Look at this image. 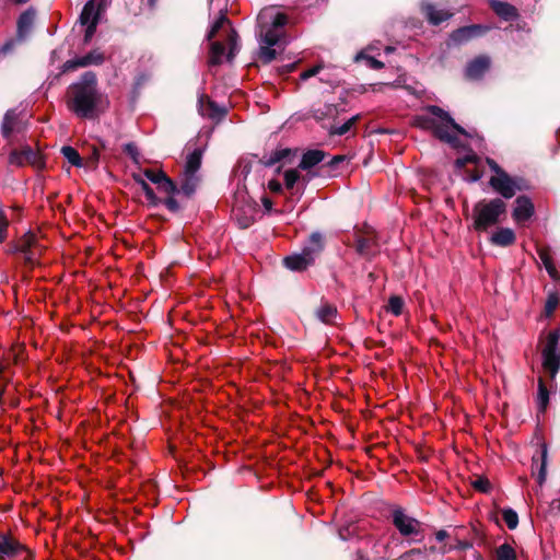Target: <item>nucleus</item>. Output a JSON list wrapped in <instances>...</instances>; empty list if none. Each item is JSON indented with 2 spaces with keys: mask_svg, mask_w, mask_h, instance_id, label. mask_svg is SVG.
<instances>
[{
  "mask_svg": "<svg viewBox=\"0 0 560 560\" xmlns=\"http://www.w3.org/2000/svg\"><path fill=\"white\" fill-rule=\"evenodd\" d=\"M103 61H104V55L100 50L95 49L82 57H78V58L66 61L62 66V71L67 72V71L75 70L80 67H88L91 65H101V63H103Z\"/></svg>",
  "mask_w": 560,
  "mask_h": 560,
  "instance_id": "obj_16",
  "label": "nucleus"
},
{
  "mask_svg": "<svg viewBox=\"0 0 560 560\" xmlns=\"http://www.w3.org/2000/svg\"><path fill=\"white\" fill-rule=\"evenodd\" d=\"M32 551L19 540L0 535V560H32Z\"/></svg>",
  "mask_w": 560,
  "mask_h": 560,
  "instance_id": "obj_11",
  "label": "nucleus"
},
{
  "mask_svg": "<svg viewBox=\"0 0 560 560\" xmlns=\"http://www.w3.org/2000/svg\"><path fill=\"white\" fill-rule=\"evenodd\" d=\"M143 175L148 180L156 185L165 176V173L162 171L144 170Z\"/></svg>",
  "mask_w": 560,
  "mask_h": 560,
  "instance_id": "obj_45",
  "label": "nucleus"
},
{
  "mask_svg": "<svg viewBox=\"0 0 560 560\" xmlns=\"http://www.w3.org/2000/svg\"><path fill=\"white\" fill-rule=\"evenodd\" d=\"M102 0H89L80 14L79 21L85 26L84 42L89 43L95 34L101 15Z\"/></svg>",
  "mask_w": 560,
  "mask_h": 560,
  "instance_id": "obj_12",
  "label": "nucleus"
},
{
  "mask_svg": "<svg viewBox=\"0 0 560 560\" xmlns=\"http://www.w3.org/2000/svg\"><path fill=\"white\" fill-rule=\"evenodd\" d=\"M124 152L127 153L136 163L139 162V151L133 142L124 145Z\"/></svg>",
  "mask_w": 560,
  "mask_h": 560,
  "instance_id": "obj_47",
  "label": "nucleus"
},
{
  "mask_svg": "<svg viewBox=\"0 0 560 560\" xmlns=\"http://www.w3.org/2000/svg\"><path fill=\"white\" fill-rule=\"evenodd\" d=\"M198 183V174L182 173L180 191L186 196H190L196 191Z\"/></svg>",
  "mask_w": 560,
  "mask_h": 560,
  "instance_id": "obj_27",
  "label": "nucleus"
},
{
  "mask_svg": "<svg viewBox=\"0 0 560 560\" xmlns=\"http://www.w3.org/2000/svg\"><path fill=\"white\" fill-rule=\"evenodd\" d=\"M538 256L549 277L553 280H560V272L557 269L549 252L547 249H540L538 250Z\"/></svg>",
  "mask_w": 560,
  "mask_h": 560,
  "instance_id": "obj_28",
  "label": "nucleus"
},
{
  "mask_svg": "<svg viewBox=\"0 0 560 560\" xmlns=\"http://www.w3.org/2000/svg\"><path fill=\"white\" fill-rule=\"evenodd\" d=\"M317 318L324 324H332L337 316V308L330 304H322L316 311Z\"/></svg>",
  "mask_w": 560,
  "mask_h": 560,
  "instance_id": "obj_29",
  "label": "nucleus"
},
{
  "mask_svg": "<svg viewBox=\"0 0 560 560\" xmlns=\"http://www.w3.org/2000/svg\"><path fill=\"white\" fill-rule=\"evenodd\" d=\"M284 186L289 190L296 189L300 195L303 194L308 178L301 177L300 172L295 168H290L283 173Z\"/></svg>",
  "mask_w": 560,
  "mask_h": 560,
  "instance_id": "obj_18",
  "label": "nucleus"
},
{
  "mask_svg": "<svg viewBox=\"0 0 560 560\" xmlns=\"http://www.w3.org/2000/svg\"><path fill=\"white\" fill-rule=\"evenodd\" d=\"M409 556L416 557H423L425 556V549L415 548L409 550Z\"/></svg>",
  "mask_w": 560,
  "mask_h": 560,
  "instance_id": "obj_54",
  "label": "nucleus"
},
{
  "mask_svg": "<svg viewBox=\"0 0 560 560\" xmlns=\"http://www.w3.org/2000/svg\"><path fill=\"white\" fill-rule=\"evenodd\" d=\"M397 560H415L413 556H409V551L401 555Z\"/></svg>",
  "mask_w": 560,
  "mask_h": 560,
  "instance_id": "obj_57",
  "label": "nucleus"
},
{
  "mask_svg": "<svg viewBox=\"0 0 560 560\" xmlns=\"http://www.w3.org/2000/svg\"><path fill=\"white\" fill-rule=\"evenodd\" d=\"M480 178V175H476L472 177V180H478Z\"/></svg>",
  "mask_w": 560,
  "mask_h": 560,
  "instance_id": "obj_61",
  "label": "nucleus"
},
{
  "mask_svg": "<svg viewBox=\"0 0 560 560\" xmlns=\"http://www.w3.org/2000/svg\"><path fill=\"white\" fill-rule=\"evenodd\" d=\"M558 305H559L558 293L549 292L547 295V300H546L545 308H544L545 316L548 318L552 317Z\"/></svg>",
  "mask_w": 560,
  "mask_h": 560,
  "instance_id": "obj_32",
  "label": "nucleus"
},
{
  "mask_svg": "<svg viewBox=\"0 0 560 560\" xmlns=\"http://www.w3.org/2000/svg\"><path fill=\"white\" fill-rule=\"evenodd\" d=\"M486 30H487V27H482L480 25L465 26V27H462V28H458L457 31H455L452 34L451 39L454 43L459 44V43L466 42L475 36L480 35Z\"/></svg>",
  "mask_w": 560,
  "mask_h": 560,
  "instance_id": "obj_22",
  "label": "nucleus"
},
{
  "mask_svg": "<svg viewBox=\"0 0 560 560\" xmlns=\"http://www.w3.org/2000/svg\"><path fill=\"white\" fill-rule=\"evenodd\" d=\"M540 354L544 371L553 378L560 370V328L540 337Z\"/></svg>",
  "mask_w": 560,
  "mask_h": 560,
  "instance_id": "obj_7",
  "label": "nucleus"
},
{
  "mask_svg": "<svg viewBox=\"0 0 560 560\" xmlns=\"http://www.w3.org/2000/svg\"><path fill=\"white\" fill-rule=\"evenodd\" d=\"M397 560H415L413 556H409V551L401 555Z\"/></svg>",
  "mask_w": 560,
  "mask_h": 560,
  "instance_id": "obj_58",
  "label": "nucleus"
},
{
  "mask_svg": "<svg viewBox=\"0 0 560 560\" xmlns=\"http://www.w3.org/2000/svg\"><path fill=\"white\" fill-rule=\"evenodd\" d=\"M549 402V393L547 387L544 384L542 378L538 380V396H537V404L541 411H544L547 408V405Z\"/></svg>",
  "mask_w": 560,
  "mask_h": 560,
  "instance_id": "obj_36",
  "label": "nucleus"
},
{
  "mask_svg": "<svg viewBox=\"0 0 560 560\" xmlns=\"http://www.w3.org/2000/svg\"><path fill=\"white\" fill-rule=\"evenodd\" d=\"M355 560H368L366 556L363 555L361 551L357 552Z\"/></svg>",
  "mask_w": 560,
  "mask_h": 560,
  "instance_id": "obj_60",
  "label": "nucleus"
},
{
  "mask_svg": "<svg viewBox=\"0 0 560 560\" xmlns=\"http://www.w3.org/2000/svg\"><path fill=\"white\" fill-rule=\"evenodd\" d=\"M320 68H322L320 66H315V67L302 72L300 75L301 80L305 81V80L310 79L311 77L317 74L319 72Z\"/></svg>",
  "mask_w": 560,
  "mask_h": 560,
  "instance_id": "obj_49",
  "label": "nucleus"
},
{
  "mask_svg": "<svg viewBox=\"0 0 560 560\" xmlns=\"http://www.w3.org/2000/svg\"><path fill=\"white\" fill-rule=\"evenodd\" d=\"M268 188L272 192H281L282 191V184L277 179H270L268 182Z\"/></svg>",
  "mask_w": 560,
  "mask_h": 560,
  "instance_id": "obj_50",
  "label": "nucleus"
},
{
  "mask_svg": "<svg viewBox=\"0 0 560 560\" xmlns=\"http://www.w3.org/2000/svg\"><path fill=\"white\" fill-rule=\"evenodd\" d=\"M198 110L202 117L211 119H219L224 115L223 108L219 107L205 94H201L198 98Z\"/></svg>",
  "mask_w": 560,
  "mask_h": 560,
  "instance_id": "obj_17",
  "label": "nucleus"
},
{
  "mask_svg": "<svg viewBox=\"0 0 560 560\" xmlns=\"http://www.w3.org/2000/svg\"><path fill=\"white\" fill-rule=\"evenodd\" d=\"M404 300L400 296H390L387 304V311L395 316H399L402 313Z\"/></svg>",
  "mask_w": 560,
  "mask_h": 560,
  "instance_id": "obj_39",
  "label": "nucleus"
},
{
  "mask_svg": "<svg viewBox=\"0 0 560 560\" xmlns=\"http://www.w3.org/2000/svg\"><path fill=\"white\" fill-rule=\"evenodd\" d=\"M393 524L399 534L409 541H421L423 539L421 523L405 513L402 509H395L392 513Z\"/></svg>",
  "mask_w": 560,
  "mask_h": 560,
  "instance_id": "obj_10",
  "label": "nucleus"
},
{
  "mask_svg": "<svg viewBox=\"0 0 560 560\" xmlns=\"http://www.w3.org/2000/svg\"><path fill=\"white\" fill-rule=\"evenodd\" d=\"M475 161H476V156L475 155H467L464 159H458L456 161V164H457L458 167H463L466 163L475 162Z\"/></svg>",
  "mask_w": 560,
  "mask_h": 560,
  "instance_id": "obj_52",
  "label": "nucleus"
},
{
  "mask_svg": "<svg viewBox=\"0 0 560 560\" xmlns=\"http://www.w3.org/2000/svg\"><path fill=\"white\" fill-rule=\"evenodd\" d=\"M323 248V236L320 233L315 232L310 236L301 253L287 256L283 259L284 266L293 271L305 270L308 266L314 264L316 256Z\"/></svg>",
  "mask_w": 560,
  "mask_h": 560,
  "instance_id": "obj_8",
  "label": "nucleus"
},
{
  "mask_svg": "<svg viewBox=\"0 0 560 560\" xmlns=\"http://www.w3.org/2000/svg\"><path fill=\"white\" fill-rule=\"evenodd\" d=\"M66 104L77 117L96 119L108 109L109 100L98 90L95 73L86 71L68 88Z\"/></svg>",
  "mask_w": 560,
  "mask_h": 560,
  "instance_id": "obj_1",
  "label": "nucleus"
},
{
  "mask_svg": "<svg viewBox=\"0 0 560 560\" xmlns=\"http://www.w3.org/2000/svg\"><path fill=\"white\" fill-rule=\"evenodd\" d=\"M535 213L533 201L527 196H518L515 199L512 218L517 224H524Z\"/></svg>",
  "mask_w": 560,
  "mask_h": 560,
  "instance_id": "obj_15",
  "label": "nucleus"
},
{
  "mask_svg": "<svg viewBox=\"0 0 560 560\" xmlns=\"http://www.w3.org/2000/svg\"><path fill=\"white\" fill-rule=\"evenodd\" d=\"M262 205H264L265 209L268 211L271 210V208H272V201L269 198H264Z\"/></svg>",
  "mask_w": 560,
  "mask_h": 560,
  "instance_id": "obj_56",
  "label": "nucleus"
},
{
  "mask_svg": "<svg viewBox=\"0 0 560 560\" xmlns=\"http://www.w3.org/2000/svg\"><path fill=\"white\" fill-rule=\"evenodd\" d=\"M474 487L481 492H488L490 490V482L487 479L479 478L474 482Z\"/></svg>",
  "mask_w": 560,
  "mask_h": 560,
  "instance_id": "obj_48",
  "label": "nucleus"
},
{
  "mask_svg": "<svg viewBox=\"0 0 560 560\" xmlns=\"http://www.w3.org/2000/svg\"><path fill=\"white\" fill-rule=\"evenodd\" d=\"M200 166L201 152L199 150H195L187 156L183 173L198 174Z\"/></svg>",
  "mask_w": 560,
  "mask_h": 560,
  "instance_id": "obj_30",
  "label": "nucleus"
},
{
  "mask_svg": "<svg viewBox=\"0 0 560 560\" xmlns=\"http://www.w3.org/2000/svg\"><path fill=\"white\" fill-rule=\"evenodd\" d=\"M45 248L37 234L27 232L11 246L10 252L20 253L27 265L35 266Z\"/></svg>",
  "mask_w": 560,
  "mask_h": 560,
  "instance_id": "obj_9",
  "label": "nucleus"
},
{
  "mask_svg": "<svg viewBox=\"0 0 560 560\" xmlns=\"http://www.w3.org/2000/svg\"><path fill=\"white\" fill-rule=\"evenodd\" d=\"M61 152H62L63 156L68 160V162L71 163L72 165H74V166L82 165L81 156L74 148L67 145L61 149Z\"/></svg>",
  "mask_w": 560,
  "mask_h": 560,
  "instance_id": "obj_38",
  "label": "nucleus"
},
{
  "mask_svg": "<svg viewBox=\"0 0 560 560\" xmlns=\"http://www.w3.org/2000/svg\"><path fill=\"white\" fill-rule=\"evenodd\" d=\"M164 203H165L166 208L171 211L178 210V202L173 198V196H167Z\"/></svg>",
  "mask_w": 560,
  "mask_h": 560,
  "instance_id": "obj_51",
  "label": "nucleus"
},
{
  "mask_svg": "<svg viewBox=\"0 0 560 560\" xmlns=\"http://www.w3.org/2000/svg\"><path fill=\"white\" fill-rule=\"evenodd\" d=\"M490 67V59L487 56H479L471 60L465 70L466 77L472 80L480 79Z\"/></svg>",
  "mask_w": 560,
  "mask_h": 560,
  "instance_id": "obj_19",
  "label": "nucleus"
},
{
  "mask_svg": "<svg viewBox=\"0 0 560 560\" xmlns=\"http://www.w3.org/2000/svg\"><path fill=\"white\" fill-rule=\"evenodd\" d=\"M357 120H358V116H353V117L349 118L346 122H343L341 126L331 127L330 133L338 135V136L346 135L352 128V126L355 124Z\"/></svg>",
  "mask_w": 560,
  "mask_h": 560,
  "instance_id": "obj_41",
  "label": "nucleus"
},
{
  "mask_svg": "<svg viewBox=\"0 0 560 560\" xmlns=\"http://www.w3.org/2000/svg\"><path fill=\"white\" fill-rule=\"evenodd\" d=\"M160 192L166 196H173L177 191L175 183L166 175L156 184Z\"/></svg>",
  "mask_w": 560,
  "mask_h": 560,
  "instance_id": "obj_37",
  "label": "nucleus"
},
{
  "mask_svg": "<svg viewBox=\"0 0 560 560\" xmlns=\"http://www.w3.org/2000/svg\"><path fill=\"white\" fill-rule=\"evenodd\" d=\"M471 547H472L471 542L466 541V540H458L457 544L454 546V548L458 549V550H466Z\"/></svg>",
  "mask_w": 560,
  "mask_h": 560,
  "instance_id": "obj_53",
  "label": "nucleus"
},
{
  "mask_svg": "<svg viewBox=\"0 0 560 560\" xmlns=\"http://www.w3.org/2000/svg\"><path fill=\"white\" fill-rule=\"evenodd\" d=\"M448 536L447 532L444 529L438 530L435 533V538L439 541H443Z\"/></svg>",
  "mask_w": 560,
  "mask_h": 560,
  "instance_id": "obj_55",
  "label": "nucleus"
},
{
  "mask_svg": "<svg viewBox=\"0 0 560 560\" xmlns=\"http://www.w3.org/2000/svg\"><path fill=\"white\" fill-rule=\"evenodd\" d=\"M35 20V11L26 10L23 12L18 20V36L24 39L31 32Z\"/></svg>",
  "mask_w": 560,
  "mask_h": 560,
  "instance_id": "obj_24",
  "label": "nucleus"
},
{
  "mask_svg": "<svg viewBox=\"0 0 560 560\" xmlns=\"http://www.w3.org/2000/svg\"><path fill=\"white\" fill-rule=\"evenodd\" d=\"M325 158V154L320 150H310L305 152L300 161L299 168L311 170L315 165L319 164Z\"/></svg>",
  "mask_w": 560,
  "mask_h": 560,
  "instance_id": "obj_25",
  "label": "nucleus"
},
{
  "mask_svg": "<svg viewBox=\"0 0 560 560\" xmlns=\"http://www.w3.org/2000/svg\"><path fill=\"white\" fill-rule=\"evenodd\" d=\"M291 154L290 149H277L272 151L268 158H266L265 164L268 166L275 165L278 162L283 161Z\"/></svg>",
  "mask_w": 560,
  "mask_h": 560,
  "instance_id": "obj_35",
  "label": "nucleus"
},
{
  "mask_svg": "<svg viewBox=\"0 0 560 560\" xmlns=\"http://www.w3.org/2000/svg\"><path fill=\"white\" fill-rule=\"evenodd\" d=\"M337 113H338L337 106L334 104H323L313 109V116L317 120H323L325 118L335 117L337 115Z\"/></svg>",
  "mask_w": 560,
  "mask_h": 560,
  "instance_id": "obj_31",
  "label": "nucleus"
},
{
  "mask_svg": "<svg viewBox=\"0 0 560 560\" xmlns=\"http://www.w3.org/2000/svg\"><path fill=\"white\" fill-rule=\"evenodd\" d=\"M498 560H516V552L510 544H502L495 550Z\"/></svg>",
  "mask_w": 560,
  "mask_h": 560,
  "instance_id": "obj_33",
  "label": "nucleus"
},
{
  "mask_svg": "<svg viewBox=\"0 0 560 560\" xmlns=\"http://www.w3.org/2000/svg\"><path fill=\"white\" fill-rule=\"evenodd\" d=\"M9 224L10 222L5 211L0 208V244L8 237Z\"/></svg>",
  "mask_w": 560,
  "mask_h": 560,
  "instance_id": "obj_42",
  "label": "nucleus"
},
{
  "mask_svg": "<svg viewBox=\"0 0 560 560\" xmlns=\"http://www.w3.org/2000/svg\"><path fill=\"white\" fill-rule=\"evenodd\" d=\"M422 10L429 20V22L433 25H439L440 23L448 20L453 13H450L448 11L436 9L433 4H424L422 7Z\"/></svg>",
  "mask_w": 560,
  "mask_h": 560,
  "instance_id": "obj_23",
  "label": "nucleus"
},
{
  "mask_svg": "<svg viewBox=\"0 0 560 560\" xmlns=\"http://www.w3.org/2000/svg\"><path fill=\"white\" fill-rule=\"evenodd\" d=\"M360 59H365L366 60V63L370 68L372 69H375V70H378V69H382L384 67V63L373 57H366L363 52H359L357 56H355V60H360Z\"/></svg>",
  "mask_w": 560,
  "mask_h": 560,
  "instance_id": "obj_43",
  "label": "nucleus"
},
{
  "mask_svg": "<svg viewBox=\"0 0 560 560\" xmlns=\"http://www.w3.org/2000/svg\"><path fill=\"white\" fill-rule=\"evenodd\" d=\"M487 163L494 172V175L489 179V185L503 199H511L516 195L517 191H522L528 188L525 179L522 177L510 176L497 164L495 161L487 159Z\"/></svg>",
  "mask_w": 560,
  "mask_h": 560,
  "instance_id": "obj_6",
  "label": "nucleus"
},
{
  "mask_svg": "<svg viewBox=\"0 0 560 560\" xmlns=\"http://www.w3.org/2000/svg\"><path fill=\"white\" fill-rule=\"evenodd\" d=\"M355 250L359 255H361L363 257L370 258V257L374 256L377 252V243H376L374 236H372V235H369L365 237L359 236L357 238V243H355Z\"/></svg>",
  "mask_w": 560,
  "mask_h": 560,
  "instance_id": "obj_21",
  "label": "nucleus"
},
{
  "mask_svg": "<svg viewBox=\"0 0 560 560\" xmlns=\"http://www.w3.org/2000/svg\"><path fill=\"white\" fill-rule=\"evenodd\" d=\"M506 203L502 198L482 199L475 203L471 212L472 229L476 232H487L498 225L506 214Z\"/></svg>",
  "mask_w": 560,
  "mask_h": 560,
  "instance_id": "obj_5",
  "label": "nucleus"
},
{
  "mask_svg": "<svg viewBox=\"0 0 560 560\" xmlns=\"http://www.w3.org/2000/svg\"><path fill=\"white\" fill-rule=\"evenodd\" d=\"M9 164L18 167L25 165L38 166L40 164V156L37 151L30 145H25L20 150L11 151L9 155Z\"/></svg>",
  "mask_w": 560,
  "mask_h": 560,
  "instance_id": "obj_14",
  "label": "nucleus"
},
{
  "mask_svg": "<svg viewBox=\"0 0 560 560\" xmlns=\"http://www.w3.org/2000/svg\"><path fill=\"white\" fill-rule=\"evenodd\" d=\"M240 210L241 209L236 205H234L233 209H232V213H233L234 218L237 220L238 225L241 228H243V229L248 228L253 223V217L240 218L238 217Z\"/></svg>",
  "mask_w": 560,
  "mask_h": 560,
  "instance_id": "obj_46",
  "label": "nucleus"
},
{
  "mask_svg": "<svg viewBox=\"0 0 560 560\" xmlns=\"http://www.w3.org/2000/svg\"><path fill=\"white\" fill-rule=\"evenodd\" d=\"M222 30L225 34V43L213 42L210 48L209 62L211 65H220L224 58L231 61L235 54L238 51L237 47V34L231 27L230 21L225 13L221 10L219 16L211 25V28L207 35V38L211 40L218 32Z\"/></svg>",
  "mask_w": 560,
  "mask_h": 560,
  "instance_id": "obj_4",
  "label": "nucleus"
},
{
  "mask_svg": "<svg viewBox=\"0 0 560 560\" xmlns=\"http://www.w3.org/2000/svg\"><path fill=\"white\" fill-rule=\"evenodd\" d=\"M343 160H345V158L342 155H336L332 158L331 164H338V163L342 162Z\"/></svg>",
  "mask_w": 560,
  "mask_h": 560,
  "instance_id": "obj_59",
  "label": "nucleus"
},
{
  "mask_svg": "<svg viewBox=\"0 0 560 560\" xmlns=\"http://www.w3.org/2000/svg\"><path fill=\"white\" fill-rule=\"evenodd\" d=\"M557 509L560 511V499L558 500V506Z\"/></svg>",
  "mask_w": 560,
  "mask_h": 560,
  "instance_id": "obj_62",
  "label": "nucleus"
},
{
  "mask_svg": "<svg viewBox=\"0 0 560 560\" xmlns=\"http://www.w3.org/2000/svg\"><path fill=\"white\" fill-rule=\"evenodd\" d=\"M491 8L500 18L504 20H512L517 16L516 9L506 2L491 0Z\"/></svg>",
  "mask_w": 560,
  "mask_h": 560,
  "instance_id": "obj_26",
  "label": "nucleus"
},
{
  "mask_svg": "<svg viewBox=\"0 0 560 560\" xmlns=\"http://www.w3.org/2000/svg\"><path fill=\"white\" fill-rule=\"evenodd\" d=\"M502 518L510 529H514L518 525L517 513L512 509H504L502 511Z\"/></svg>",
  "mask_w": 560,
  "mask_h": 560,
  "instance_id": "obj_40",
  "label": "nucleus"
},
{
  "mask_svg": "<svg viewBox=\"0 0 560 560\" xmlns=\"http://www.w3.org/2000/svg\"><path fill=\"white\" fill-rule=\"evenodd\" d=\"M548 447L540 443L539 450L532 457V476L536 478L541 487L547 478Z\"/></svg>",
  "mask_w": 560,
  "mask_h": 560,
  "instance_id": "obj_13",
  "label": "nucleus"
},
{
  "mask_svg": "<svg viewBox=\"0 0 560 560\" xmlns=\"http://www.w3.org/2000/svg\"><path fill=\"white\" fill-rule=\"evenodd\" d=\"M14 128V119L10 113H7L2 122V133L9 137Z\"/></svg>",
  "mask_w": 560,
  "mask_h": 560,
  "instance_id": "obj_44",
  "label": "nucleus"
},
{
  "mask_svg": "<svg viewBox=\"0 0 560 560\" xmlns=\"http://www.w3.org/2000/svg\"><path fill=\"white\" fill-rule=\"evenodd\" d=\"M429 115L422 114L415 118V125L423 130H430L443 142L456 148L459 145V136L466 135L463 127L455 122L443 108L429 105L424 109Z\"/></svg>",
  "mask_w": 560,
  "mask_h": 560,
  "instance_id": "obj_3",
  "label": "nucleus"
},
{
  "mask_svg": "<svg viewBox=\"0 0 560 560\" xmlns=\"http://www.w3.org/2000/svg\"><path fill=\"white\" fill-rule=\"evenodd\" d=\"M135 180L141 186V189L143 190L148 201L151 205H158V197L155 196L153 189L149 186V184L145 182L144 178L141 177V175H135Z\"/></svg>",
  "mask_w": 560,
  "mask_h": 560,
  "instance_id": "obj_34",
  "label": "nucleus"
},
{
  "mask_svg": "<svg viewBox=\"0 0 560 560\" xmlns=\"http://www.w3.org/2000/svg\"><path fill=\"white\" fill-rule=\"evenodd\" d=\"M288 16L277 7L264 8L257 16L259 35V58L264 62L276 59L278 49L287 44L284 26Z\"/></svg>",
  "mask_w": 560,
  "mask_h": 560,
  "instance_id": "obj_2",
  "label": "nucleus"
},
{
  "mask_svg": "<svg viewBox=\"0 0 560 560\" xmlns=\"http://www.w3.org/2000/svg\"><path fill=\"white\" fill-rule=\"evenodd\" d=\"M515 241L516 235L510 228H499L490 236L491 244L500 247L513 245Z\"/></svg>",
  "mask_w": 560,
  "mask_h": 560,
  "instance_id": "obj_20",
  "label": "nucleus"
}]
</instances>
